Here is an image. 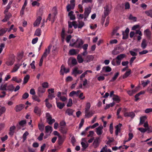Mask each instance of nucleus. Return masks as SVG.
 <instances>
[{
  "label": "nucleus",
  "instance_id": "obj_1",
  "mask_svg": "<svg viewBox=\"0 0 152 152\" xmlns=\"http://www.w3.org/2000/svg\"><path fill=\"white\" fill-rule=\"evenodd\" d=\"M126 56L124 54H121L115 58L113 59L111 63L114 66H118L120 65L121 60Z\"/></svg>",
  "mask_w": 152,
  "mask_h": 152
},
{
  "label": "nucleus",
  "instance_id": "obj_2",
  "mask_svg": "<svg viewBox=\"0 0 152 152\" xmlns=\"http://www.w3.org/2000/svg\"><path fill=\"white\" fill-rule=\"evenodd\" d=\"M46 121L49 124L51 125L55 122V119L52 118L51 115L49 113H46Z\"/></svg>",
  "mask_w": 152,
  "mask_h": 152
},
{
  "label": "nucleus",
  "instance_id": "obj_3",
  "mask_svg": "<svg viewBox=\"0 0 152 152\" xmlns=\"http://www.w3.org/2000/svg\"><path fill=\"white\" fill-rule=\"evenodd\" d=\"M75 42V47L79 48H82V45L84 43L83 42L81 39L78 38L77 39Z\"/></svg>",
  "mask_w": 152,
  "mask_h": 152
},
{
  "label": "nucleus",
  "instance_id": "obj_4",
  "mask_svg": "<svg viewBox=\"0 0 152 152\" xmlns=\"http://www.w3.org/2000/svg\"><path fill=\"white\" fill-rule=\"evenodd\" d=\"M70 2L71 4H68L66 6L67 11L68 12H69L71 9H73L75 6L74 0H71Z\"/></svg>",
  "mask_w": 152,
  "mask_h": 152
},
{
  "label": "nucleus",
  "instance_id": "obj_5",
  "mask_svg": "<svg viewBox=\"0 0 152 152\" xmlns=\"http://www.w3.org/2000/svg\"><path fill=\"white\" fill-rule=\"evenodd\" d=\"M104 15H103L104 16V17H106L110 14L111 9L109 6L106 5L104 7Z\"/></svg>",
  "mask_w": 152,
  "mask_h": 152
},
{
  "label": "nucleus",
  "instance_id": "obj_6",
  "mask_svg": "<svg viewBox=\"0 0 152 152\" xmlns=\"http://www.w3.org/2000/svg\"><path fill=\"white\" fill-rule=\"evenodd\" d=\"M69 72V69L66 68L64 65H61L60 71V73L61 75H63L64 74V73H66Z\"/></svg>",
  "mask_w": 152,
  "mask_h": 152
},
{
  "label": "nucleus",
  "instance_id": "obj_7",
  "mask_svg": "<svg viewBox=\"0 0 152 152\" xmlns=\"http://www.w3.org/2000/svg\"><path fill=\"white\" fill-rule=\"evenodd\" d=\"M91 12V9L89 8H87L85 9L84 13V20L85 21L86 20V18L88 17L89 14Z\"/></svg>",
  "mask_w": 152,
  "mask_h": 152
},
{
  "label": "nucleus",
  "instance_id": "obj_8",
  "mask_svg": "<svg viewBox=\"0 0 152 152\" xmlns=\"http://www.w3.org/2000/svg\"><path fill=\"white\" fill-rule=\"evenodd\" d=\"M100 138L99 137H96L93 143V145L95 148L99 146L100 142Z\"/></svg>",
  "mask_w": 152,
  "mask_h": 152
},
{
  "label": "nucleus",
  "instance_id": "obj_9",
  "mask_svg": "<svg viewBox=\"0 0 152 152\" xmlns=\"http://www.w3.org/2000/svg\"><path fill=\"white\" fill-rule=\"evenodd\" d=\"M24 105L20 104L16 105L15 107V110L16 112H19L21 111L24 107Z\"/></svg>",
  "mask_w": 152,
  "mask_h": 152
},
{
  "label": "nucleus",
  "instance_id": "obj_10",
  "mask_svg": "<svg viewBox=\"0 0 152 152\" xmlns=\"http://www.w3.org/2000/svg\"><path fill=\"white\" fill-rule=\"evenodd\" d=\"M103 127L102 126H100L96 129V132L97 134L98 135H101L103 133Z\"/></svg>",
  "mask_w": 152,
  "mask_h": 152
},
{
  "label": "nucleus",
  "instance_id": "obj_11",
  "mask_svg": "<svg viewBox=\"0 0 152 152\" xmlns=\"http://www.w3.org/2000/svg\"><path fill=\"white\" fill-rule=\"evenodd\" d=\"M125 117H130L133 118L135 116V114L133 112H125L124 114Z\"/></svg>",
  "mask_w": 152,
  "mask_h": 152
},
{
  "label": "nucleus",
  "instance_id": "obj_12",
  "mask_svg": "<svg viewBox=\"0 0 152 152\" xmlns=\"http://www.w3.org/2000/svg\"><path fill=\"white\" fill-rule=\"evenodd\" d=\"M42 19V18L41 17L39 16L34 23V26H38L40 23Z\"/></svg>",
  "mask_w": 152,
  "mask_h": 152
},
{
  "label": "nucleus",
  "instance_id": "obj_13",
  "mask_svg": "<svg viewBox=\"0 0 152 152\" xmlns=\"http://www.w3.org/2000/svg\"><path fill=\"white\" fill-rule=\"evenodd\" d=\"M144 34L148 38H150L151 35V31L148 29H147L144 31Z\"/></svg>",
  "mask_w": 152,
  "mask_h": 152
},
{
  "label": "nucleus",
  "instance_id": "obj_14",
  "mask_svg": "<svg viewBox=\"0 0 152 152\" xmlns=\"http://www.w3.org/2000/svg\"><path fill=\"white\" fill-rule=\"evenodd\" d=\"M148 45V42L145 39H143L141 44V47L143 49H145Z\"/></svg>",
  "mask_w": 152,
  "mask_h": 152
},
{
  "label": "nucleus",
  "instance_id": "obj_15",
  "mask_svg": "<svg viewBox=\"0 0 152 152\" xmlns=\"http://www.w3.org/2000/svg\"><path fill=\"white\" fill-rule=\"evenodd\" d=\"M88 111H85V116L87 118H89L91 117L94 114L92 111L90 112Z\"/></svg>",
  "mask_w": 152,
  "mask_h": 152
},
{
  "label": "nucleus",
  "instance_id": "obj_16",
  "mask_svg": "<svg viewBox=\"0 0 152 152\" xmlns=\"http://www.w3.org/2000/svg\"><path fill=\"white\" fill-rule=\"evenodd\" d=\"M122 125L121 124H119L118 125H117L115 127L116 129L115 131V134L116 135H117L118 134V132L120 131L121 127L122 126Z\"/></svg>",
  "mask_w": 152,
  "mask_h": 152
},
{
  "label": "nucleus",
  "instance_id": "obj_17",
  "mask_svg": "<svg viewBox=\"0 0 152 152\" xmlns=\"http://www.w3.org/2000/svg\"><path fill=\"white\" fill-rule=\"evenodd\" d=\"M21 65V64H15V66H14L12 71H11V72H14L17 71L19 68L20 66Z\"/></svg>",
  "mask_w": 152,
  "mask_h": 152
},
{
  "label": "nucleus",
  "instance_id": "obj_18",
  "mask_svg": "<svg viewBox=\"0 0 152 152\" xmlns=\"http://www.w3.org/2000/svg\"><path fill=\"white\" fill-rule=\"evenodd\" d=\"M94 58V56L92 55H88L86 56L85 60L87 62H89L92 61Z\"/></svg>",
  "mask_w": 152,
  "mask_h": 152
},
{
  "label": "nucleus",
  "instance_id": "obj_19",
  "mask_svg": "<svg viewBox=\"0 0 152 152\" xmlns=\"http://www.w3.org/2000/svg\"><path fill=\"white\" fill-rule=\"evenodd\" d=\"M15 129L16 127L14 126H11L10 127V132H9V134L10 135H13Z\"/></svg>",
  "mask_w": 152,
  "mask_h": 152
},
{
  "label": "nucleus",
  "instance_id": "obj_20",
  "mask_svg": "<svg viewBox=\"0 0 152 152\" xmlns=\"http://www.w3.org/2000/svg\"><path fill=\"white\" fill-rule=\"evenodd\" d=\"M45 130L46 133H47L49 132L50 133L53 130V128L51 126L48 125L45 126Z\"/></svg>",
  "mask_w": 152,
  "mask_h": 152
},
{
  "label": "nucleus",
  "instance_id": "obj_21",
  "mask_svg": "<svg viewBox=\"0 0 152 152\" xmlns=\"http://www.w3.org/2000/svg\"><path fill=\"white\" fill-rule=\"evenodd\" d=\"M112 70L111 68L109 66H104L102 68V71L103 72H110Z\"/></svg>",
  "mask_w": 152,
  "mask_h": 152
},
{
  "label": "nucleus",
  "instance_id": "obj_22",
  "mask_svg": "<svg viewBox=\"0 0 152 152\" xmlns=\"http://www.w3.org/2000/svg\"><path fill=\"white\" fill-rule=\"evenodd\" d=\"M78 53L77 51L75 49H72L69 50V53L71 56L76 55Z\"/></svg>",
  "mask_w": 152,
  "mask_h": 152
},
{
  "label": "nucleus",
  "instance_id": "obj_23",
  "mask_svg": "<svg viewBox=\"0 0 152 152\" xmlns=\"http://www.w3.org/2000/svg\"><path fill=\"white\" fill-rule=\"evenodd\" d=\"M41 109L37 106L35 107L34 109V112L37 115H40L41 113Z\"/></svg>",
  "mask_w": 152,
  "mask_h": 152
},
{
  "label": "nucleus",
  "instance_id": "obj_24",
  "mask_svg": "<svg viewBox=\"0 0 152 152\" xmlns=\"http://www.w3.org/2000/svg\"><path fill=\"white\" fill-rule=\"evenodd\" d=\"M146 119L147 117L146 116H144L141 117L140 118V121L139 125H141L143 124Z\"/></svg>",
  "mask_w": 152,
  "mask_h": 152
},
{
  "label": "nucleus",
  "instance_id": "obj_25",
  "mask_svg": "<svg viewBox=\"0 0 152 152\" xmlns=\"http://www.w3.org/2000/svg\"><path fill=\"white\" fill-rule=\"evenodd\" d=\"M68 16L71 20H74L75 19V15L73 14V12L72 11H71L69 13Z\"/></svg>",
  "mask_w": 152,
  "mask_h": 152
},
{
  "label": "nucleus",
  "instance_id": "obj_26",
  "mask_svg": "<svg viewBox=\"0 0 152 152\" xmlns=\"http://www.w3.org/2000/svg\"><path fill=\"white\" fill-rule=\"evenodd\" d=\"M57 106L59 109H62L65 106V104L64 103H62L61 102H56Z\"/></svg>",
  "mask_w": 152,
  "mask_h": 152
},
{
  "label": "nucleus",
  "instance_id": "obj_27",
  "mask_svg": "<svg viewBox=\"0 0 152 152\" xmlns=\"http://www.w3.org/2000/svg\"><path fill=\"white\" fill-rule=\"evenodd\" d=\"M145 91H140L139 93H137L135 96V98H136L135 100V101H137L138 99H139L138 98V97L140 95L142 94H145Z\"/></svg>",
  "mask_w": 152,
  "mask_h": 152
},
{
  "label": "nucleus",
  "instance_id": "obj_28",
  "mask_svg": "<svg viewBox=\"0 0 152 152\" xmlns=\"http://www.w3.org/2000/svg\"><path fill=\"white\" fill-rule=\"evenodd\" d=\"M137 88H136L135 89L132 90H129L127 91V92L130 96H131L137 92Z\"/></svg>",
  "mask_w": 152,
  "mask_h": 152
},
{
  "label": "nucleus",
  "instance_id": "obj_29",
  "mask_svg": "<svg viewBox=\"0 0 152 152\" xmlns=\"http://www.w3.org/2000/svg\"><path fill=\"white\" fill-rule=\"evenodd\" d=\"M112 152L111 150L110 149H107V146L105 145L102 149L100 152Z\"/></svg>",
  "mask_w": 152,
  "mask_h": 152
},
{
  "label": "nucleus",
  "instance_id": "obj_30",
  "mask_svg": "<svg viewBox=\"0 0 152 152\" xmlns=\"http://www.w3.org/2000/svg\"><path fill=\"white\" fill-rule=\"evenodd\" d=\"M8 30V28H1L0 30V36H3Z\"/></svg>",
  "mask_w": 152,
  "mask_h": 152
},
{
  "label": "nucleus",
  "instance_id": "obj_31",
  "mask_svg": "<svg viewBox=\"0 0 152 152\" xmlns=\"http://www.w3.org/2000/svg\"><path fill=\"white\" fill-rule=\"evenodd\" d=\"M131 70L129 69V70L126 72L123 75V78L124 79L128 77L131 74Z\"/></svg>",
  "mask_w": 152,
  "mask_h": 152
},
{
  "label": "nucleus",
  "instance_id": "obj_32",
  "mask_svg": "<svg viewBox=\"0 0 152 152\" xmlns=\"http://www.w3.org/2000/svg\"><path fill=\"white\" fill-rule=\"evenodd\" d=\"M119 75V73L118 72H117L114 75V76L112 77V79L110 80L111 82H114L115 81Z\"/></svg>",
  "mask_w": 152,
  "mask_h": 152
},
{
  "label": "nucleus",
  "instance_id": "obj_33",
  "mask_svg": "<svg viewBox=\"0 0 152 152\" xmlns=\"http://www.w3.org/2000/svg\"><path fill=\"white\" fill-rule=\"evenodd\" d=\"M64 139L61 136H60L58 137V142L59 145H61L64 141Z\"/></svg>",
  "mask_w": 152,
  "mask_h": 152
},
{
  "label": "nucleus",
  "instance_id": "obj_34",
  "mask_svg": "<svg viewBox=\"0 0 152 152\" xmlns=\"http://www.w3.org/2000/svg\"><path fill=\"white\" fill-rule=\"evenodd\" d=\"M14 89V87L13 85L11 84L7 86V91H13Z\"/></svg>",
  "mask_w": 152,
  "mask_h": 152
},
{
  "label": "nucleus",
  "instance_id": "obj_35",
  "mask_svg": "<svg viewBox=\"0 0 152 152\" xmlns=\"http://www.w3.org/2000/svg\"><path fill=\"white\" fill-rule=\"evenodd\" d=\"M30 78V76L29 75H26L24 78L23 83L25 84L26 83Z\"/></svg>",
  "mask_w": 152,
  "mask_h": 152
},
{
  "label": "nucleus",
  "instance_id": "obj_36",
  "mask_svg": "<svg viewBox=\"0 0 152 152\" xmlns=\"http://www.w3.org/2000/svg\"><path fill=\"white\" fill-rule=\"evenodd\" d=\"M74 111L72 109H68L66 111V113L69 115H72Z\"/></svg>",
  "mask_w": 152,
  "mask_h": 152
},
{
  "label": "nucleus",
  "instance_id": "obj_37",
  "mask_svg": "<svg viewBox=\"0 0 152 152\" xmlns=\"http://www.w3.org/2000/svg\"><path fill=\"white\" fill-rule=\"evenodd\" d=\"M7 84L5 83L4 84L2 85L0 87V90H1L7 91Z\"/></svg>",
  "mask_w": 152,
  "mask_h": 152
},
{
  "label": "nucleus",
  "instance_id": "obj_38",
  "mask_svg": "<svg viewBox=\"0 0 152 152\" xmlns=\"http://www.w3.org/2000/svg\"><path fill=\"white\" fill-rule=\"evenodd\" d=\"M6 110V108L4 107H2L0 108V116H1L2 115L5 113Z\"/></svg>",
  "mask_w": 152,
  "mask_h": 152
},
{
  "label": "nucleus",
  "instance_id": "obj_39",
  "mask_svg": "<svg viewBox=\"0 0 152 152\" xmlns=\"http://www.w3.org/2000/svg\"><path fill=\"white\" fill-rule=\"evenodd\" d=\"M118 29H114L113 30L112 32L111 33V35L112 36H113L114 35L118 36L119 35V34L118 33H117Z\"/></svg>",
  "mask_w": 152,
  "mask_h": 152
},
{
  "label": "nucleus",
  "instance_id": "obj_40",
  "mask_svg": "<svg viewBox=\"0 0 152 152\" xmlns=\"http://www.w3.org/2000/svg\"><path fill=\"white\" fill-rule=\"evenodd\" d=\"M41 31L40 29L38 28L37 29L35 33L34 34L37 36H40L41 35Z\"/></svg>",
  "mask_w": 152,
  "mask_h": 152
},
{
  "label": "nucleus",
  "instance_id": "obj_41",
  "mask_svg": "<svg viewBox=\"0 0 152 152\" xmlns=\"http://www.w3.org/2000/svg\"><path fill=\"white\" fill-rule=\"evenodd\" d=\"M145 13L146 14V15L152 18V10H150L148 11H146L145 12Z\"/></svg>",
  "mask_w": 152,
  "mask_h": 152
},
{
  "label": "nucleus",
  "instance_id": "obj_42",
  "mask_svg": "<svg viewBox=\"0 0 152 152\" xmlns=\"http://www.w3.org/2000/svg\"><path fill=\"white\" fill-rule=\"evenodd\" d=\"M78 28H81L84 26V23L83 21H78Z\"/></svg>",
  "mask_w": 152,
  "mask_h": 152
},
{
  "label": "nucleus",
  "instance_id": "obj_43",
  "mask_svg": "<svg viewBox=\"0 0 152 152\" xmlns=\"http://www.w3.org/2000/svg\"><path fill=\"white\" fill-rule=\"evenodd\" d=\"M77 59L79 63H82L83 61L82 56L80 54L78 55L77 57Z\"/></svg>",
  "mask_w": 152,
  "mask_h": 152
},
{
  "label": "nucleus",
  "instance_id": "obj_44",
  "mask_svg": "<svg viewBox=\"0 0 152 152\" xmlns=\"http://www.w3.org/2000/svg\"><path fill=\"white\" fill-rule=\"evenodd\" d=\"M11 80L15 81L17 83H20L21 82L22 80L21 79L18 80L16 77H13L12 79H11Z\"/></svg>",
  "mask_w": 152,
  "mask_h": 152
},
{
  "label": "nucleus",
  "instance_id": "obj_45",
  "mask_svg": "<svg viewBox=\"0 0 152 152\" xmlns=\"http://www.w3.org/2000/svg\"><path fill=\"white\" fill-rule=\"evenodd\" d=\"M14 60L12 59L11 60H9L6 62V64L8 66H11L14 63Z\"/></svg>",
  "mask_w": 152,
  "mask_h": 152
},
{
  "label": "nucleus",
  "instance_id": "obj_46",
  "mask_svg": "<svg viewBox=\"0 0 152 152\" xmlns=\"http://www.w3.org/2000/svg\"><path fill=\"white\" fill-rule=\"evenodd\" d=\"M113 96L114 97L113 98V100L117 102H119L120 101L119 97L118 96L115 95H114Z\"/></svg>",
  "mask_w": 152,
  "mask_h": 152
},
{
  "label": "nucleus",
  "instance_id": "obj_47",
  "mask_svg": "<svg viewBox=\"0 0 152 152\" xmlns=\"http://www.w3.org/2000/svg\"><path fill=\"white\" fill-rule=\"evenodd\" d=\"M61 36L62 41L63 42L65 37V30L64 28L62 29Z\"/></svg>",
  "mask_w": 152,
  "mask_h": 152
},
{
  "label": "nucleus",
  "instance_id": "obj_48",
  "mask_svg": "<svg viewBox=\"0 0 152 152\" xmlns=\"http://www.w3.org/2000/svg\"><path fill=\"white\" fill-rule=\"evenodd\" d=\"M73 73H76L77 74H81L83 71L82 70H78L77 68H75L73 70Z\"/></svg>",
  "mask_w": 152,
  "mask_h": 152
},
{
  "label": "nucleus",
  "instance_id": "obj_49",
  "mask_svg": "<svg viewBox=\"0 0 152 152\" xmlns=\"http://www.w3.org/2000/svg\"><path fill=\"white\" fill-rule=\"evenodd\" d=\"M32 98L34 101H37L38 102H39L41 101L39 98L36 95H33L32 96Z\"/></svg>",
  "mask_w": 152,
  "mask_h": 152
},
{
  "label": "nucleus",
  "instance_id": "obj_50",
  "mask_svg": "<svg viewBox=\"0 0 152 152\" xmlns=\"http://www.w3.org/2000/svg\"><path fill=\"white\" fill-rule=\"evenodd\" d=\"M29 134L28 132L26 131V132L23 134V142H24L26 139L27 137H26Z\"/></svg>",
  "mask_w": 152,
  "mask_h": 152
},
{
  "label": "nucleus",
  "instance_id": "obj_51",
  "mask_svg": "<svg viewBox=\"0 0 152 152\" xmlns=\"http://www.w3.org/2000/svg\"><path fill=\"white\" fill-rule=\"evenodd\" d=\"M38 91L40 93H43L45 91V89L43 87H39L38 89Z\"/></svg>",
  "mask_w": 152,
  "mask_h": 152
},
{
  "label": "nucleus",
  "instance_id": "obj_52",
  "mask_svg": "<svg viewBox=\"0 0 152 152\" xmlns=\"http://www.w3.org/2000/svg\"><path fill=\"white\" fill-rule=\"evenodd\" d=\"M49 53V52L48 51V49H45V52L43 53L42 57L43 58H46Z\"/></svg>",
  "mask_w": 152,
  "mask_h": 152
},
{
  "label": "nucleus",
  "instance_id": "obj_53",
  "mask_svg": "<svg viewBox=\"0 0 152 152\" xmlns=\"http://www.w3.org/2000/svg\"><path fill=\"white\" fill-rule=\"evenodd\" d=\"M91 107V104L89 102L87 103L86 105L85 111H89L90 108Z\"/></svg>",
  "mask_w": 152,
  "mask_h": 152
},
{
  "label": "nucleus",
  "instance_id": "obj_54",
  "mask_svg": "<svg viewBox=\"0 0 152 152\" xmlns=\"http://www.w3.org/2000/svg\"><path fill=\"white\" fill-rule=\"evenodd\" d=\"M72 104V101L71 99L70 98L69 99L68 102L66 106L67 107H71Z\"/></svg>",
  "mask_w": 152,
  "mask_h": 152
},
{
  "label": "nucleus",
  "instance_id": "obj_55",
  "mask_svg": "<svg viewBox=\"0 0 152 152\" xmlns=\"http://www.w3.org/2000/svg\"><path fill=\"white\" fill-rule=\"evenodd\" d=\"M81 144L82 146L84 149L86 148L88 146V144H86L85 143L82 142H81Z\"/></svg>",
  "mask_w": 152,
  "mask_h": 152
},
{
  "label": "nucleus",
  "instance_id": "obj_56",
  "mask_svg": "<svg viewBox=\"0 0 152 152\" xmlns=\"http://www.w3.org/2000/svg\"><path fill=\"white\" fill-rule=\"evenodd\" d=\"M42 86L43 88H48L49 87L48 83L47 82H44L42 83Z\"/></svg>",
  "mask_w": 152,
  "mask_h": 152
},
{
  "label": "nucleus",
  "instance_id": "obj_57",
  "mask_svg": "<svg viewBox=\"0 0 152 152\" xmlns=\"http://www.w3.org/2000/svg\"><path fill=\"white\" fill-rule=\"evenodd\" d=\"M150 82L149 80H147L146 82L142 81V84L144 87L147 86V85Z\"/></svg>",
  "mask_w": 152,
  "mask_h": 152
},
{
  "label": "nucleus",
  "instance_id": "obj_58",
  "mask_svg": "<svg viewBox=\"0 0 152 152\" xmlns=\"http://www.w3.org/2000/svg\"><path fill=\"white\" fill-rule=\"evenodd\" d=\"M138 129L141 132L144 133L147 131L146 128H139Z\"/></svg>",
  "mask_w": 152,
  "mask_h": 152
},
{
  "label": "nucleus",
  "instance_id": "obj_59",
  "mask_svg": "<svg viewBox=\"0 0 152 152\" xmlns=\"http://www.w3.org/2000/svg\"><path fill=\"white\" fill-rule=\"evenodd\" d=\"M129 19L130 20H132L134 21H137V18L133 16L132 15H130L129 16Z\"/></svg>",
  "mask_w": 152,
  "mask_h": 152
},
{
  "label": "nucleus",
  "instance_id": "obj_60",
  "mask_svg": "<svg viewBox=\"0 0 152 152\" xmlns=\"http://www.w3.org/2000/svg\"><path fill=\"white\" fill-rule=\"evenodd\" d=\"M60 99L62 102H65L67 100V98L65 96H61L59 98Z\"/></svg>",
  "mask_w": 152,
  "mask_h": 152
},
{
  "label": "nucleus",
  "instance_id": "obj_61",
  "mask_svg": "<svg viewBox=\"0 0 152 152\" xmlns=\"http://www.w3.org/2000/svg\"><path fill=\"white\" fill-rule=\"evenodd\" d=\"M5 14V18H6V19H7L8 20L11 16V14L10 13H9L8 14Z\"/></svg>",
  "mask_w": 152,
  "mask_h": 152
},
{
  "label": "nucleus",
  "instance_id": "obj_62",
  "mask_svg": "<svg viewBox=\"0 0 152 152\" xmlns=\"http://www.w3.org/2000/svg\"><path fill=\"white\" fill-rule=\"evenodd\" d=\"M123 39H127L128 37L129 34L125 33L124 32L123 33Z\"/></svg>",
  "mask_w": 152,
  "mask_h": 152
},
{
  "label": "nucleus",
  "instance_id": "obj_63",
  "mask_svg": "<svg viewBox=\"0 0 152 152\" xmlns=\"http://www.w3.org/2000/svg\"><path fill=\"white\" fill-rule=\"evenodd\" d=\"M146 129L147 130V132L148 133L152 132V127L151 126H148V127L146 128Z\"/></svg>",
  "mask_w": 152,
  "mask_h": 152
},
{
  "label": "nucleus",
  "instance_id": "obj_64",
  "mask_svg": "<svg viewBox=\"0 0 152 152\" xmlns=\"http://www.w3.org/2000/svg\"><path fill=\"white\" fill-rule=\"evenodd\" d=\"M48 94V97L50 99H52L55 97L54 94H50V93Z\"/></svg>",
  "mask_w": 152,
  "mask_h": 152
}]
</instances>
